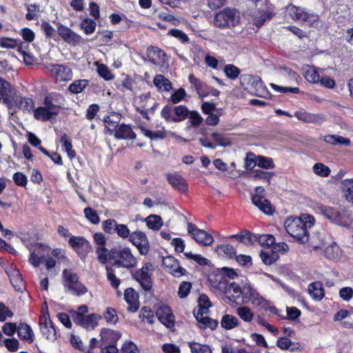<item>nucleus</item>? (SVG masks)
<instances>
[{
  "label": "nucleus",
  "mask_w": 353,
  "mask_h": 353,
  "mask_svg": "<svg viewBox=\"0 0 353 353\" xmlns=\"http://www.w3.org/2000/svg\"><path fill=\"white\" fill-rule=\"evenodd\" d=\"M39 150L44 154L46 156L50 158V159L56 164L62 165L63 164L61 156L57 152H52L50 153L48 150H47L44 147L40 146L39 147Z\"/></svg>",
  "instance_id": "052dcab7"
},
{
  "label": "nucleus",
  "mask_w": 353,
  "mask_h": 353,
  "mask_svg": "<svg viewBox=\"0 0 353 353\" xmlns=\"http://www.w3.org/2000/svg\"><path fill=\"white\" fill-rule=\"evenodd\" d=\"M121 119V114L120 113L113 111L109 112L103 119L105 124V131L108 132L110 134H112L119 126Z\"/></svg>",
  "instance_id": "a878e982"
},
{
  "label": "nucleus",
  "mask_w": 353,
  "mask_h": 353,
  "mask_svg": "<svg viewBox=\"0 0 353 353\" xmlns=\"http://www.w3.org/2000/svg\"><path fill=\"white\" fill-rule=\"evenodd\" d=\"M211 137L215 141L214 144H216V146L220 145L225 147L231 144L230 141L223 134L213 132L211 134Z\"/></svg>",
  "instance_id": "69168bd1"
},
{
  "label": "nucleus",
  "mask_w": 353,
  "mask_h": 353,
  "mask_svg": "<svg viewBox=\"0 0 353 353\" xmlns=\"http://www.w3.org/2000/svg\"><path fill=\"white\" fill-rule=\"evenodd\" d=\"M184 254L188 259L194 260L201 266L207 265L210 268L212 265L211 261L201 254H192V252H185Z\"/></svg>",
  "instance_id": "3c124183"
},
{
  "label": "nucleus",
  "mask_w": 353,
  "mask_h": 353,
  "mask_svg": "<svg viewBox=\"0 0 353 353\" xmlns=\"http://www.w3.org/2000/svg\"><path fill=\"white\" fill-rule=\"evenodd\" d=\"M34 118L37 121H48L57 116L55 111H52L46 105L39 106L34 110Z\"/></svg>",
  "instance_id": "f704fd0d"
},
{
  "label": "nucleus",
  "mask_w": 353,
  "mask_h": 353,
  "mask_svg": "<svg viewBox=\"0 0 353 353\" xmlns=\"http://www.w3.org/2000/svg\"><path fill=\"white\" fill-rule=\"evenodd\" d=\"M223 72L228 78L234 80L240 74L241 70L233 64H228L225 65Z\"/></svg>",
  "instance_id": "5fc2aeb1"
},
{
  "label": "nucleus",
  "mask_w": 353,
  "mask_h": 353,
  "mask_svg": "<svg viewBox=\"0 0 353 353\" xmlns=\"http://www.w3.org/2000/svg\"><path fill=\"white\" fill-rule=\"evenodd\" d=\"M305 79L310 83H316L320 81V75L314 67H308L303 73Z\"/></svg>",
  "instance_id": "603ef678"
},
{
  "label": "nucleus",
  "mask_w": 353,
  "mask_h": 353,
  "mask_svg": "<svg viewBox=\"0 0 353 353\" xmlns=\"http://www.w3.org/2000/svg\"><path fill=\"white\" fill-rule=\"evenodd\" d=\"M152 268V264L150 262L145 263L141 268L136 270L132 274V278L137 281L142 289L145 292H150L152 288V279L151 274L148 270Z\"/></svg>",
  "instance_id": "f8f14e48"
},
{
  "label": "nucleus",
  "mask_w": 353,
  "mask_h": 353,
  "mask_svg": "<svg viewBox=\"0 0 353 353\" xmlns=\"http://www.w3.org/2000/svg\"><path fill=\"white\" fill-rule=\"evenodd\" d=\"M167 181L171 186L181 193H186L188 191V185L185 179L179 174H167Z\"/></svg>",
  "instance_id": "bb28decb"
},
{
  "label": "nucleus",
  "mask_w": 353,
  "mask_h": 353,
  "mask_svg": "<svg viewBox=\"0 0 353 353\" xmlns=\"http://www.w3.org/2000/svg\"><path fill=\"white\" fill-rule=\"evenodd\" d=\"M147 54L149 60L154 64L164 63L167 61L166 53L159 48L150 46L147 48Z\"/></svg>",
  "instance_id": "c756f323"
},
{
  "label": "nucleus",
  "mask_w": 353,
  "mask_h": 353,
  "mask_svg": "<svg viewBox=\"0 0 353 353\" xmlns=\"http://www.w3.org/2000/svg\"><path fill=\"white\" fill-rule=\"evenodd\" d=\"M319 208L321 213L334 224L349 227L352 223L351 212L345 208H334L321 205Z\"/></svg>",
  "instance_id": "7ed1b4c3"
},
{
  "label": "nucleus",
  "mask_w": 353,
  "mask_h": 353,
  "mask_svg": "<svg viewBox=\"0 0 353 353\" xmlns=\"http://www.w3.org/2000/svg\"><path fill=\"white\" fill-rule=\"evenodd\" d=\"M188 231L192 238L199 244L210 245L214 241V239L210 234L203 230L199 229L192 223H188Z\"/></svg>",
  "instance_id": "a211bd4d"
},
{
  "label": "nucleus",
  "mask_w": 353,
  "mask_h": 353,
  "mask_svg": "<svg viewBox=\"0 0 353 353\" xmlns=\"http://www.w3.org/2000/svg\"><path fill=\"white\" fill-rule=\"evenodd\" d=\"M106 257L108 262L111 264V265L105 264L107 280L112 288L117 290L121 284V280L117 277L113 267L130 270L136 267L137 259L133 255L130 248L121 246L111 248L106 254Z\"/></svg>",
  "instance_id": "f257e3e1"
},
{
  "label": "nucleus",
  "mask_w": 353,
  "mask_h": 353,
  "mask_svg": "<svg viewBox=\"0 0 353 353\" xmlns=\"http://www.w3.org/2000/svg\"><path fill=\"white\" fill-rule=\"evenodd\" d=\"M39 324L41 333L46 339L52 341L57 339V330L48 310L39 316Z\"/></svg>",
  "instance_id": "ddd939ff"
},
{
  "label": "nucleus",
  "mask_w": 353,
  "mask_h": 353,
  "mask_svg": "<svg viewBox=\"0 0 353 353\" xmlns=\"http://www.w3.org/2000/svg\"><path fill=\"white\" fill-rule=\"evenodd\" d=\"M63 284L72 294L81 296L88 292V288L79 281V276L71 270L64 269L63 271Z\"/></svg>",
  "instance_id": "423d86ee"
},
{
  "label": "nucleus",
  "mask_w": 353,
  "mask_h": 353,
  "mask_svg": "<svg viewBox=\"0 0 353 353\" xmlns=\"http://www.w3.org/2000/svg\"><path fill=\"white\" fill-rule=\"evenodd\" d=\"M123 295L125 302L128 304V310L132 313L137 312L140 306L138 292L134 288H128L125 290Z\"/></svg>",
  "instance_id": "393cba45"
},
{
  "label": "nucleus",
  "mask_w": 353,
  "mask_h": 353,
  "mask_svg": "<svg viewBox=\"0 0 353 353\" xmlns=\"http://www.w3.org/2000/svg\"><path fill=\"white\" fill-rule=\"evenodd\" d=\"M308 292L315 301H321L325 296L324 289L319 282H313L308 286Z\"/></svg>",
  "instance_id": "c9c22d12"
},
{
  "label": "nucleus",
  "mask_w": 353,
  "mask_h": 353,
  "mask_svg": "<svg viewBox=\"0 0 353 353\" xmlns=\"http://www.w3.org/2000/svg\"><path fill=\"white\" fill-rule=\"evenodd\" d=\"M154 85L158 88H164V90L168 91L172 88V83L169 79L162 74H157L153 80Z\"/></svg>",
  "instance_id": "09e8293b"
},
{
  "label": "nucleus",
  "mask_w": 353,
  "mask_h": 353,
  "mask_svg": "<svg viewBox=\"0 0 353 353\" xmlns=\"http://www.w3.org/2000/svg\"><path fill=\"white\" fill-rule=\"evenodd\" d=\"M230 239H235L245 245H253L256 243V234L252 233L248 230L240 231L238 234L229 236Z\"/></svg>",
  "instance_id": "72a5a7b5"
},
{
  "label": "nucleus",
  "mask_w": 353,
  "mask_h": 353,
  "mask_svg": "<svg viewBox=\"0 0 353 353\" xmlns=\"http://www.w3.org/2000/svg\"><path fill=\"white\" fill-rule=\"evenodd\" d=\"M139 129L146 137L151 140L163 139L166 137V131L164 127L156 131H151L143 126H139Z\"/></svg>",
  "instance_id": "e433bc0d"
},
{
  "label": "nucleus",
  "mask_w": 353,
  "mask_h": 353,
  "mask_svg": "<svg viewBox=\"0 0 353 353\" xmlns=\"http://www.w3.org/2000/svg\"><path fill=\"white\" fill-rule=\"evenodd\" d=\"M145 222L148 228L153 230H159L163 225L161 217L156 214L149 215L145 219Z\"/></svg>",
  "instance_id": "c03bdc74"
},
{
  "label": "nucleus",
  "mask_w": 353,
  "mask_h": 353,
  "mask_svg": "<svg viewBox=\"0 0 353 353\" xmlns=\"http://www.w3.org/2000/svg\"><path fill=\"white\" fill-rule=\"evenodd\" d=\"M285 17H289L295 21L305 22L310 27H314L315 23L319 21V16L316 13L307 12L305 8L292 3L286 6Z\"/></svg>",
  "instance_id": "39448f33"
},
{
  "label": "nucleus",
  "mask_w": 353,
  "mask_h": 353,
  "mask_svg": "<svg viewBox=\"0 0 353 353\" xmlns=\"http://www.w3.org/2000/svg\"><path fill=\"white\" fill-rule=\"evenodd\" d=\"M189 82L194 88L196 93L201 98L208 97L210 93L207 83L201 81L196 78L193 74H190L188 77Z\"/></svg>",
  "instance_id": "2f4dec72"
},
{
  "label": "nucleus",
  "mask_w": 353,
  "mask_h": 353,
  "mask_svg": "<svg viewBox=\"0 0 353 353\" xmlns=\"http://www.w3.org/2000/svg\"><path fill=\"white\" fill-rule=\"evenodd\" d=\"M94 242L98 245L96 248L97 259L99 263L105 265L108 263L106 254L109 252L106 248V239L101 232H96L93 235Z\"/></svg>",
  "instance_id": "6ab92c4d"
},
{
  "label": "nucleus",
  "mask_w": 353,
  "mask_h": 353,
  "mask_svg": "<svg viewBox=\"0 0 353 353\" xmlns=\"http://www.w3.org/2000/svg\"><path fill=\"white\" fill-rule=\"evenodd\" d=\"M237 315L245 322H251L254 317V313L246 306H240L236 309Z\"/></svg>",
  "instance_id": "864d4df0"
},
{
  "label": "nucleus",
  "mask_w": 353,
  "mask_h": 353,
  "mask_svg": "<svg viewBox=\"0 0 353 353\" xmlns=\"http://www.w3.org/2000/svg\"><path fill=\"white\" fill-rule=\"evenodd\" d=\"M312 169L316 175L321 177H327L331 172L330 168L321 163H315Z\"/></svg>",
  "instance_id": "6e6d98bb"
},
{
  "label": "nucleus",
  "mask_w": 353,
  "mask_h": 353,
  "mask_svg": "<svg viewBox=\"0 0 353 353\" xmlns=\"http://www.w3.org/2000/svg\"><path fill=\"white\" fill-rule=\"evenodd\" d=\"M56 25L59 35L65 42L74 46L84 43L85 40L81 36L74 32L70 28L63 25L60 22L56 23Z\"/></svg>",
  "instance_id": "dca6fc26"
},
{
  "label": "nucleus",
  "mask_w": 353,
  "mask_h": 353,
  "mask_svg": "<svg viewBox=\"0 0 353 353\" xmlns=\"http://www.w3.org/2000/svg\"><path fill=\"white\" fill-rule=\"evenodd\" d=\"M192 284L189 281H182L178 290V296L180 299L186 298L190 292Z\"/></svg>",
  "instance_id": "680f3d73"
},
{
  "label": "nucleus",
  "mask_w": 353,
  "mask_h": 353,
  "mask_svg": "<svg viewBox=\"0 0 353 353\" xmlns=\"http://www.w3.org/2000/svg\"><path fill=\"white\" fill-rule=\"evenodd\" d=\"M65 97L59 92H52L48 94L43 99V105H46L52 112L55 111L57 115L64 105Z\"/></svg>",
  "instance_id": "aec40b11"
},
{
  "label": "nucleus",
  "mask_w": 353,
  "mask_h": 353,
  "mask_svg": "<svg viewBox=\"0 0 353 353\" xmlns=\"http://www.w3.org/2000/svg\"><path fill=\"white\" fill-rule=\"evenodd\" d=\"M210 268L207 274V280L210 288L213 292L220 294L222 289L225 288V285L228 279H225L221 268H216L213 265Z\"/></svg>",
  "instance_id": "6e6552de"
},
{
  "label": "nucleus",
  "mask_w": 353,
  "mask_h": 353,
  "mask_svg": "<svg viewBox=\"0 0 353 353\" xmlns=\"http://www.w3.org/2000/svg\"><path fill=\"white\" fill-rule=\"evenodd\" d=\"M216 252L220 256L229 259L234 258L236 254L235 248L230 244H221L216 248Z\"/></svg>",
  "instance_id": "4c0bfd02"
},
{
  "label": "nucleus",
  "mask_w": 353,
  "mask_h": 353,
  "mask_svg": "<svg viewBox=\"0 0 353 353\" xmlns=\"http://www.w3.org/2000/svg\"><path fill=\"white\" fill-rule=\"evenodd\" d=\"M314 223V218L307 215L303 220L301 217H290L284 223L286 232L300 243H305L309 241L308 229Z\"/></svg>",
  "instance_id": "f03ea898"
},
{
  "label": "nucleus",
  "mask_w": 353,
  "mask_h": 353,
  "mask_svg": "<svg viewBox=\"0 0 353 353\" xmlns=\"http://www.w3.org/2000/svg\"><path fill=\"white\" fill-rule=\"evenodd\" d=\"M128 241L134 245L141 255H147L150 251V243L145 232L136 230L131 233Z\"/></svg>",
  "instance_id": "2eb2a0df"
},
{
  "label": "nucleus",
  "mask_w": 353,
  "mask_h": 353,
  "mask_svg": "<svg viewBox=\"0 0 353 353\" xmlns=\"http://www.w3.org/2000/svg\"><path fill=\"white\" fill-rule=\"evenodd\" d=\"M83 213L85 217L92 224H98L100 221V218L97 211L90 207L84 208Z\"/></svg>",
  "instance_id": "13d9d810"
},
{
  "label": "nucleus",
  "mask_w": 353,
  "mask_h": 353,
  "mask_svg": "<svg viewBox=\"0 0 353 353\" xmlns=\"http://www.w3.org/2000/svg\"><path fill=\"white\" fill-rule=\"evenodd\" d=\"M162 263L165 268L174 276H181L187 274L186 270L180 266L178 260L173 256L165 257Z\"/></svg>",
  "instance_id": "b1692460"
},
{
  "label": "nucleus",
  "mask_w": 353,
  "mask_h": 353,
  "mask_svg": "<svg viewBox=\"0 0 353 353\" xmlns=\"http://www.w3.org/2000/svg\"><path fill=\"white\" fill-rule=\"evenodd\" d=\"M252 201L261 212L265 214H272L274 212V208L270 203V201L263 196L255 194L252 196Z\"/></svg>",
  "instance_id": "cd10ccee"
},
{
  "label": "nucleus",
  "mask_w": 353,
  "mask_h": 353,
  "mask_svg": "<svg viewBox=\"0 0 353 353\" xmlns=\"http://www.w3.org/2000/svg\"><path fill=\"white\" fill-rule=\"evenodd\" d=\"M221 325L225 330H232L239 325V321L235 316L226 314L223 316Z\"/></svg>",
  "instance_id": "37998d69"
},
{
  "label": "nucleus",
  "mask_w": 353,
  "mask_h": 353,
  "mask_svg": "<svg viewBox=\"0 0 353 353\" xmlns=\"http://www.w3.org/2000/svg\"><path fill=\"white\" fill-rule=\"evenodd\" d=\"M256 243H259L263 247L269 248L274 245L275 237L269 234H256Z\"/></svg>",
  "instance_id": "de8ad7c7"
},
{
  "label": "nucleus",
  "mask_w": 353,
  "mask_h": 353,
  "mask_svg": "<svg viewBox=\"0 0 353 353\" xmlns=\"http://www.w3.org/2000/svg\"><path fill=\"white\" fill-rule=\"evenodd\" d=\"M199 323H200L199 327L201 329H206L207 327H209L212 330H214L218 326V321L208 316H205L204 319H201Z\"/></svg>",
  "instance_id": "0e129e2a"
},
{
  "label": "nucleus",
  "mask_w": 353,
  "mask_h": 353,
  "mask_svg": "<svg viewBox=\"0 0 353 353\" xmlns=\"http://www.w3.org/2000/svg\"><path fill=\"white\" fill-rule=\"evenodd\" d=\"M324 141L325 143L334 145H336L337 144L348 145L350 143V141L349 139L336 134H329L325 136Z\"/></svg>",
  "instance_id": "a18cd8bd"
},
{
  "label": "nucleus",
  "mask_w": 353,
  "mask_h": 353,
  "mask_svg": "<svg viewBox=\"0 0 353 353\" xmlns=\"http://www.w3.org/2000/svg\"><path fill=\"white\" fill-rule=\"evenodd\" d=\"M185 96V90L183 88H180L170 96L169 101L173 104H176L183 101Z\"/></svg>",
  "instance_id": "774afa93"
},
{
  "label": "nucleus",
  "mask_w": 353,
  "mask_h": 353,
  "mask_svg": "<svg viewBox=\"0 0 353 353\" xmlns=\"http://www.w3.org/2000/svg\"><path fill=\"white\" fill-rule=\"evenodd\" d=\"M18 336L23 341L32 343L34 340V334L31 327L23 322H20L17 330Z\"/></svg>",
  "instance_id": "473e14b6"
},
{
  "label": "nucleus",
  "mask_w": 353,
  "mask_h": 353,
  "mask_svg": "<svg viewBox=\"0 0 353 353\" xmlns=\"http://www.w3.org/2000/svg\"><path fill=\"white\" fill-rule=\"evenodd\" d=\"M89 85L88 79H79L74 81L68 87V91L74 94H79Z\"/></svg>",
  "instance_id": "ea45409f"
},
{
  "label": "nucleus",
  "mask_w": 353,
  "mask_h": 353,
  "mask_svg": "<svg viewBox=\"0 0 353 353\" xmlns=\"http://www.w3.org/2000/svg\"><path fill=\"white\" fill-rule=\"evenodd\" d=\"M97 72L99 75L105 81H110L114 79V75L112 74L108 66L104 64H100L98 65Z\"/></svg>",
  "instance_id": "338daca9"
},
{
  "label": "nucleus",
  "mask_w": 353,
  "mask_h": 353,
  "mask_svg": "<svg viewBox=\"0 0 353 353\" xmlns=\"http://www.w3.org/2000/svg\"><path fill=\"white\" fill-rule=\"evenodd\" d=\"M156 316L165 327L170 328L174 325L175 317L170 307L166 305L160 306L156 311Z\"/></svg>",
  "instance_id": "412c9836"
},
{
  "label": "nucleus",
  "mask_w": 353,
  "mask_h": 353,
  "mask_svg": "<svg viewBox=\"0 0 353 353\" xmlns=\"http://www.w3.org/2000/svg\"><path fill=\"white\" fill-rule=\"evenodd\" d=\"M255 165L263 169H272L275 167L272 158L261 155L257 156Z\"/></svg>",
  "instance_id": "8fccbe9b"
},
{
  "label": "nucleus",
  "mask_w": 353,
  "mask_h": 353,
  "mask_svg": "<svg viewBox=\"0 0 353 353\" xmlns=\"http://www.w3.org/2000/svg\"><path fill=\"white\" fill-rule=\"evenodd\" d=\"M68 244L82 260H85L92 251L90 243L82 236L72 235L68 240Z\"/></svg>",
  "instance_id": "1a4fd4ad"
},
{
  "label": "nucleus",
  "mask_w": 353,
  "mask_h": 353,
  "mask_svg": "<svg viewBox=\"0 0 353 353\" xmlns=\"http://www.w3.org/2000/svg\"><path fill=\"white\" fill-rule=\"evenodd\" d=\"M117 139L134 140L137 137L130 125L121 123L113 133Z\"/></svg>",
  "instance_id": "7c9ffc66"
},
{
  "label": "nucleus",
  "mask_w": 353,
  "mask_h": 353,
  "mask_svg": "<svg viewBox=\"0 0 353 353\" xmlns=\"http://www.w3.org/2000/svg\"><path fill=\"white\" fill-rule=\"evenodd\" d=\"M18 90L8 81L0 77V103L6 105L8 109H12V103L17 98Z\"/></svg>",
  "instance_id": "9d476101"
},
{
  "label": "nucleus",
  "mask_w": 353,
  "mask_h": 353,
  "mask_svg": "<svg viewBox=\"0 0 353 353\" xmlns=\"http://www.w3.org/2000/svg\"><path fill=\"white\" fill-rule=\"evenodd\" d=\"M96 27V22L89 18L83 19L79 24V28L83 30L85 34H90L94 32Z\"/></svg>",
  "instance_id": "49530a36"
},
{
  "label": "nucleus",
  "mask_w": 353,
  "mask_h": 353,
  "mask_svg": "<svg viewBox=\"0 0 353 353\" xmlns=\"http://www.w3.org/2000/svg\"><path fill=\"white\" fill-rule=\"evenodd\" d=\"M225 288L222 289L220 294L224 295V301L227 303L240 304L242 287L235 282H230L225 283Z\"/></svg>",
  "instance_id": "4468645a"
},
{
  "label": "nucleus",
  "mask_w": 353,
  "mask_h": 353,
  "mask_svg": "<svg viewBox=\"0 0 353 353\" xmlns=\"http://www.w3.org/2000/svg\"><path fill=\"white\" fill-rule=\"evenodd\" d=\"M41 30L43 32L46 39H53L56 35V31L52 25L46 21H42L41 24Z\"/></svg>",
  "instance_id": "bf43d9fd"
},
{
  "label": "nucleus",
  "mask_w": 353,
  "mask_h": 353,
  "mask_svg": "<svg viewBox=\"0 0 353 353\" xmlns=\"http://www.w3.org/2000/svg\"><path fill=\"white\" fill-rule=\"evenodd\" d=\"M100 336L99 346L117 345L118 341L121 337V334L119 331L103 328L100 332Z\"/></svg>",
  "instance_id": "4be33fe9"
},
{
  "label": "nucleus",
  "mask_w": 353,
  "mask_h": 353,
  "mask_svg": "<svg viewBox=\"0 0 353 353\" xmlns=\"http://www.w3.org/2000/svg\"><path fill=\"white\" fill-rule=\"evenodd\" d=\"M264 301L263 297L259 294L250 283H246L242 286L240 304L251 303L253 305L259 307Z\"/></svg>",
  "instance_id": "9b49d317"
},
{
  "label": "nucleus",
  "mask_w": 353,
  "mask_h": 353,
  "mask_svg": "<svg viewBox=\"0 0 353 353\" xmlns=\"http://www.w3.org/2000/svg\"><path fill=\"white\" fill-rule=\"evenodd\" d=\"M19 45L18 40L6 37L0 38V47L6 49H14Z\"/></svg>",
  "instance_id": "e2e57ef3"
},
{
  "label": "nucleus",
  "mask_w": 353,
  "mask_h": 353,
  "mask_svg": "<svg viewBox=\"0 0 353 353\" xmlns=\"http://www.w3.org/2000/svg\"><path fill=\"white\" fill-rule=\"evenodd\" d=\"M52 74L59 81H68L72 79V69L63 64H53L50 70Z\"/></svg>",
  "instance_id": "5701e85b"
},
{
  "label": "nucleus",
  "mask_w": 353,
  "mask_h": 353,
  "mask_svg": "<svg viewBox=\"0 0 353 353\" xmlns=\"http://www.w3.org/2000/svg\"><path fill=\"white\" fill-rule=\"evenodd\" d=\"M61 143L62 145L63 148L66 152L68 157L70 159H73L75 158L77 153L74 150L72 149V144L70 141L69 136L67 134H63L61 137Z\"/></svg>",
  "instance_id": "a19ab883"
},
{
  "label": "nucleus",
  "mask_w": 353,
  "mask_h": 353,
  "mask_svg": "<svg viewBox=\"0 0 353 353\" xmlns=\"http://www.w3.org/2000/svg\"><path fill=\"white\" fill-rule=\"evenodd\" d=\"M17 99L12 103V108L17 107L19 109H21L23 112H34L35 110L34 101L32 98L22 97L19 91L17 93Z\"/></svg>",
  "instance_id": "c85d7f7f"
},
{
  "label": "nucleus",
  "mask_w": 353,
  "mask_h": 353,
  "mask_svg": "<svg viewBox=\"0 0 353 353\" xmlns=\"http://www.w3.org/2000/svg\"><path fill=\"white\" fill-rule=\"evenodd\" d=\"M154 317V312L149 307L144 306L141 308L139 313V318L142 321H146L149 324H153Z\"/></svg>",
  "instance_id": "4d7b16f0"
},
{
  "label": "nucleus",
  "mask_w": 353,
  "mask_h": 353,
  "mask_svg": "<svg viewBox=\"0 0 353 353\" xmlns=\"http://www.w3.org/2000/svg\"><path fill=\"white\" fill-rule=\"evenodd\" d=\"M239 12L234 8L227 7L215 14L213 23L215 26L221 28H232L240 23Z\"/></svg>",
  "instance_id": "20e7f679"
},
{
  "label": "nucleus",
  "mask_w": 353,
  "mask_h": 353,
  "mask_svg": "<svg viewBox=\"0 0 353 353\" xmlns=\"http://www.w3.org/2000/svg\"><path fill=\"white\" fill-rule=\"evenodd\" d=\"M9 279L16 291L21 292L24 289V282L18 270H14L10 274Z\"/></svg>",
  "instance_id": "58836bf2"
},
{
  "label": "nucleus",
  "mask_w": 353,
  "mask_h": 353,
  "mask_svg": "<svg viewBox=\"0 0 353 353\" xmlns=\"http://www.w3.org/2000/svg\"><path fill=\"white\" fill-rule=\"evenodd\" d=\"M72 318L74 323L77 325H81L86 329H94L97 326L98 321L101 319V316L95 313L85 316L81 313L74 311L72 312Z\"/></svg>",
  "instance_id": "f3484780"
},
{
  "label": "nucleus",
  "mask_w": 353,
  "mask_h": 353,
  "mask_svg": "<svg viewBox=\"0 0 353 353\" xmlns=\"http://www.w3.org/2000/svg\"><path fill=\"white\" fill-rule=\"evenodd\" d=\"M260 258L263 263L266 265H270L275 263L279 258L278 252L274 250L268 251H261Z\"/></svg>",
  "instance_id": "79ce46f5"
},
{
  "label": "nucleus",
  "mask_w": 353,
  "mask_h": 353,
  "mask_svg": "<svg viewBox=\"0 0 353 353\" xmlns=\"http://www.w3.org/2000/svg\"><path fill=\"white\" fill-rule=\"evenodd\" d=\"M190 114L189 109L183 105L172 107L165 105L161 111V117L168 122L179 123L185 121Z\"/></svg>",
  "instance_id": "0eeeda50"
}]
</instances>
